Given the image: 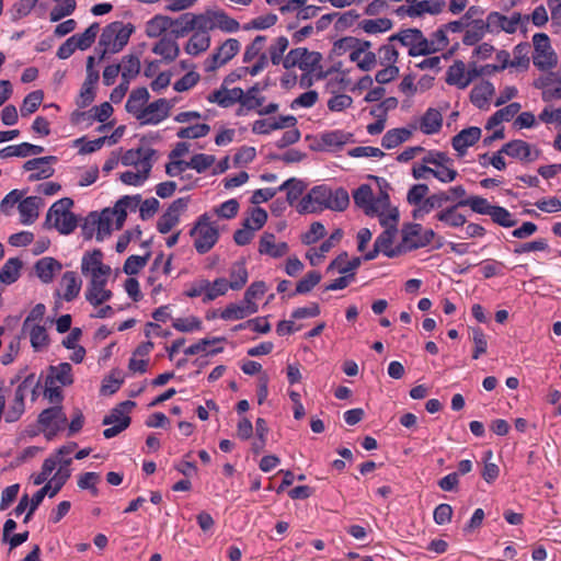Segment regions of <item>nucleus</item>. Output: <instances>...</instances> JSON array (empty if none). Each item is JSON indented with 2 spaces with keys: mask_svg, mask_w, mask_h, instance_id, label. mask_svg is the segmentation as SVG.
<instances>
[{
  "mask_svg": "<svg viewBox=\"0 0 561 561\" xmlns=\"http://www.w3.org/2000/svg\"><path fill=\"white\" fill-rule=\"evenodd\" d=\"M481 137V129L471 126L460 130L451 139L453 148L460 154H465L467 149L473 146Z\"/></svg>",
  "mask_w": 561,
  "mask_h": 561,
  "instance_id": "obj_18",
  "label": "nucleus"
},
{
  "mask_svg": "<svg viewBox=\"0 0 561 561\" xmlns=\"http://www.w3.org/2000/svg\"><path fill=\"white\" fill-rule=\"evenodd\" d=\"M327 78L325 83V92L335 94L344 91L350 80L346 78V75L342 71H328L323 72L322 68L318 66V80Z\"/></svg>",
  "mask_w": 561,
  "mask_h": 561,
  "instance_id": "obj_21",
  "label": "nucleus"
},
{
  "mask_svg": "<svg viewBox=\"0 0 561 561\" xmlns=\"http://www.w3.org/2000/svg\"><path fill=\"white\" fill-rule=\"evenodd\" d=\"M451 201V197L446 192H438L432 194L425 198V201L415 207L412 211L414 219H423L425 215L430 214L433 209H438L444 206L447 202Z\"/></svg>",
  "mask_w": 561,
  "mask_h": 561,
  "instance_id": "obj_19",
  "label": "nucleus"
},
{
  "mask_svg": "<svg viewBox=\"0 0 561 561\" xmlns=\"http://www.w3.org/2000/svg\"><path fill=\"white\" fill-rule=\"evenodd\" d=\"M115 27L116 26H113L112 22L108 25H106L102 31V34L99 39V47L102 48L99 55L100 60L104 59L107 53L113 54L114 44H116L114 36Z\"/></svg>",
  "mask_w": 561,
  "mask_h": 561,
  "instance_id": "obj_50",
  "label": "nucleus"
},
{
  "mask_svg": "<svg viewBox=\"0 0 561 561\" xmlns=\"http://www.w3.org/2000/svg\"><path fill=\"white\" fill-rule=\"evenodd\" d=\"M316 65V57L313 53H309L306 48L291 49L283 60L285 69H289L298 66L302 70H307L308 67Z\"/></svg>",
  "mask_w": 561,
  "mask_h": 561,
  "instance_id": "obj_20",
  "label": "nucleus"
},
{
  "mask_svg": "<svg viewBox=\"0 0 561 561\" xmlns=\"http://www.w3.org/2000/svg\"><path fill=\"white\" fill-rule=\"evenodd\" d=\"M362 28L369 34L382 33L392 28V21L387 18H379L375 20H364Z\"/></svg>",
  "mask_w": 561,
  "mask_h": 561,
  "instance_id": "obj_61",
  "label": "nucleus"
},
{
  "mask_svg": "<svg viewBox=\"0 0 561 561\" xmlns=\"http://www.w3.org/2000/svg\"><path fill=\"white\" fill-rule=\"evenodd\" d=\"M113 26H117L114 32L116 44H114L113 54H115L121 51L127 45L134 27L130 24L124 25L118 21L113 22Z\"/></svg>",
  "mask_w": 561,
  "mask_h": 561,
  "instance_id": "obj_51",
  "label": "nucleus"
},
{
  "mask_svg": "<svg viewBox=\"0 0 561 561\" xmlns=\"http://www.w3.org/2000/svg\"><path fill=\"white\" fill-rule=\"evenodd\" d=\"M373 196H374L373 190H371L370 185H368V184H362L359 187H357L353 192V199H354L355 205L357 207H359L360 209H363L364 213H369V210L371 211Z\"/></svg>",
  "mask_w": 561,
  "mask_h": 561,
  "instance_id": "obj_48",
  "label": "nucleus"
},
{
  "mask_svg": "<svg viewBox=\"0 0 561 561\" xmlns=\"http://www.w3.org/2000/svg\"><path fill=\"white\" fill-rule=\"evenodd\" d=\"M61 286L65 287L64 299L66 301L73 300L80 293L81 280L78 278L76 272L68 271L61 278Z\"/></svg>",
  "mask_w": 561,
  "mask_h": 561,
  "instance_id": "obj_44",
  "label": "nucleus"
},
{
  "mask_svg": "<svg viewBox=\"0 0 561 561\" xmlns=\"http://www.w3.org/2000/svg\"><path fill=\"white\" fill-rule=\"evenodd\" d=\"M444 4L445 3L439 0H423L420 2L411 3V5H400L398 9H396L394 13L400 18H416L422 16L425 13L438 14L442 12Z\"/></svg>",
  "mask_w": 561,
  "mask_h": 561,
  "instance_id": "obj_10",
  "label": "nucleus"
},
{
  "mask_svg": "<svg viewBox=\"0 0 561 561\" xmlns=\"http://www.w3.org/2000/svg\"><path fill=\"white\" fill-rule=\"evenodd\" d=\"M257 312V305L248 306L247 304H229L220 313L224 320H240Z\"/></svg>",
  "mask_w": 561,
  "mask_h": 561,
  "instance_id": "obj_39",
  "label": "nucleus"
},
{
  "mask_svg": "<svg viewBox=\"0 0 561 561\" xmlns=\"http://www.w3.org/2000/svg\"><path fill=\"white\" fill-rule=\"evenodd\" d=\"M150 95L147 88L141 87L131 91L126 102L125 108L138 121L142 119L144 105L148 102Z\"/></svg>",
  "mask_w": 561,
  "mask_h": 561,
  "instance_id": "obj_22",
  "label": "nucleus"
},
{
  "mask_svg": "<svg viewBox=\"0 0 561 561\" xmlns=\"http://www.w3.org/2000/svg\"><path fill=\"white\" fill-rule=\"evenodd\" d=\"M108 275H93L85 291V299L93 306H100L112 298V291L105 289Z\"/></svg>",
  "mask_w": 561,
  "mask_h": 561,
  "instance_id": "obj_12",
  "label": "nucleus"
},
{
  "mask_svg": "<svg viewBox=\"0 0 561 561\" xmlns=\"http://www.w3.org/2000/svg\"><path fill=\"white\" fill-rule=\"evenodd\" d=\"M492 221L501 227L511 228L517 224L514 215L502 206H495L490 214Z\"/></svg>",
  "mask_w": 561,
  "mask_h": 561,
  "instance_id": "obj_55",
  "label": "nucleus"
},
{
  "mask_svg": "<svg viewBox=\"0 0 561 561\" xmlns=\"http://www.w3.org/2000/svg\"><path fill=\"white\" fill-rule=\"evenodd\" d=\"M188 202V197H181L170 204L157 222V229L160 233L170 232L179 224L180 216L186 210Z\"/></svg>",
  "mask_w": 561,
  "mask_h": 561,
  "instance_id": "obj_9",
  "label": "nucleus"
},
{
  "mask_svg": "<svg viewBox=\"0 0 561 561\" xmlns=\"http://www.w3.org/2000/svg\"><path fill=\"white\" fill-rule=\"evenodd\" d=\"M240 50V43L236 38L226 39L217 50L204 62L206 72H213L231 60Z\"/></svg>",
  "mask_w": 561,
  "mask_h": 561,
  "instance_id": "obj_8",
  "label": "nucleus"
},
{
  "mask_svg": "<svg viewBox=\"0 0 561 561\" xmlns=\"http://www.w3.org/2000/svg\"><path fill=\"white\" fill-rule=\"evenodd\" d=\"M37 422L43 428L54 426L56 423L62 426L67 423V416L62 411V407L56 405L43 410L38 415Z\"/></svg>",
  "mask_w": 561,
  "mask_h": 561,
  "instance_id": "obj_35",
  "label": "nucleus"
},
{
  "mask_svg": "<svg viewBox=\"0 0 561 561\" xmlns=\"http://www.w3.org/2000/svg\"><path fill=\"white\" fill-rule=\"evenodd\" d=\"M210 126L207 124H196L180 128L176 136L181 139H197L208 135Z\"/></svg>",
  "mask_w": 561,
  "mask_h": 561,
  "instance_id": "obj_63",
  "label": "nucleus"
},
{
  "mask_svg": "<svg viewBox=\"0 0 561 561\" xmlns=\"http://www.w3.org/2000/svg\"><path fill=\"white\" fill-rule=\"evenodd\" d=\"M144 169H138V172L126 171L119 176L121 181L127 185H139L150 175L152 163H149V159L145 158Z\"/></svg>",
  "mask_w": 561,
  "mask_h": 561,
  "instance_id": "obj_46",
  "label": "nucleus"
},
{
  "mask_svg": "<svg viewBox=\"0 0 561 561\" xmlns=\"http://www.w3.org/2000/svg\"><path fill=\"white\" fill-rule=\"evenodd\" d=\"M360 263V257L350 259L347 252H343L331 262L329 270L336 271L340 274H351L359 267Z\"/></svg>",
  "mask_w": 561,
  "mask_h": 561,
  "instance_id": "obj_37",
  "label": "nucleus"
},
{
  "mask_svg": "<svg viewBox=\"0 0 561 561\" xmlns=\"http://www.w3.org/2000/svg\"><path fill=\"white\" fill-rule=\"evenodd\" d=\"M172 104L165 99H159L144 108L141 124H159L170 114Z\"/></svg>",
  "mask_w": 561,
  "mask_h": 561,
  "instance_id": "obj_16",
  "label": "nucleus"
},
{
  "mask_svg": "<svg viewBox=\"0 0 561 561\" xmlns=\"http://www.w3.org/2000/svg\"><path fill=\"white\" fill-rule=\"evenodd\" d=\"M73 201L64 197L55 202L47 211L45 227L55 228L61 234L71 233L78 226L77 216L70 211Z\"/></svg>",
  "mask_w": 561,
  "mask_h": 561,
  "instance_id": "obj_1",
  "label": "nucleus"
},
{
  "mask_svg": "<svg viewBox=\"0 0 561 561\" xmlns=\"http://www.w3.org/2000/svg\"><path fill=\"white\" fill-rule=\"evenodd\" d=\"M151 256V252L147 251L145 255H130L124 263L123 271L127 275H136L144 268L149 259Z\"/></svg>",
  "mask_w": 561,
  "mask_h": 561,
  "instance_id": "obj_54",
  "label": "nucleus"
},
{
  "mask_svg": "<svg viewBox=\"0 0 561 561\" xmlns=\"http://www.w3.org/2000/svg\"><path fill=\"white\" fill-rule=\"evenodd\" d=\"M103 253L100 249H95L90 253L84 254L81 263V271L83 274L93 275H110L111 267L102 263Z\"/></svg>",
  "mask_w": 561,
  "mask_h": 561,
  "instance_id": "obj_17",
  "label": "nucleus"
},
{
  "mask_svg": "<svg viewBox=\"0 0 561 561\" xmlns=\"http://www.w3.org/2000/svg\"><path fill=\"white\" fill-rule=\"evenodd\" d=\"M99 30V23L94 22L83 33L76 34L75 36H77L76 44L78 49L85 50L90 48L96 38Z\"/></svg>",
  "mask_w": 561,
  "mask_h": 561,
  "instance_id": "obj_58",
  "label": "nucleus"
},
{
  "mask_svg": "<svg viewBox=\"0 0 561 561\" xmlns=\"http://www.w3.org/2000/svg\"><path fill=\"white\" fill-rule=\"evenodd\" d=\"M461 206H458V202L449 207H446L444 209H440L436 215L435 219L443 222L444 225L450 227V228H459L462 227L467 219L466 216L458 213L457 209Z\"/></svg>",
  "mask_w": 561,
  "mask_h": 561,
  "instance_id": "obj_34",
  "label": "nucleus"
},
{
  "mask_svg": "<svg viewBox=\"0 0 561 561\" xmlns=\"http://www.w3.org/2000/svg\"><path fill=\"white\" fill-rule=\"evenodd\" d=\"M458 206L470 207L473 213L489 216L494 207L486 198L476 195L458 201Z\"/></svg>",
  "mask_w": 561,
  "mask_h": 561,
  "instance_id": "obj_45",
  "label": "nucleus"
},
{
  "mask_svg": "<svg viewBox=\"0 0 561 561\" xmlns=\"http://www.w3.org/2000/svg\"><path fill=\"white\" fill-rule=\"evenodd\" d=\"M433 229H424L420 224H404L401 229V248L403 253L425 248L435 238Z\"/></svg>",
  "mask_w": 561,
  "mask_h": 561,
  "instance_id": "obj_3",
  "label": "nucleus"
},
{
  "mask_svg": "<svg viewBox=\"0 0 561 561\" xmlns=\"http://www.w3.org/2000/svg\"><path fill=\"white\" fill-rule=\"evenodd\" d=\"M264 88H261L259 83H255L251 88L248 89L247 92H244V100L242 101V106L245 107L248 111L256 110L262 106L264 103L265 98L259 96V92L262 91Z\"/></svg>",
  "mask_w": 561,
  "mask_h": 561,
  "instance_id": "obj_57",
  "label": "nucleus"
},
{
  "mask_svg": "<svg viewBox=\"0 0 561 561\" xmlns=\"http://www.w3.org/2000/svg\"><path fill=\"white\" fill-rule=\"evenodd\" d=\"M92 226L96 227V240L102 241L105 236L111 233L112 217L110 209H104L101 215L91 213Z\"/></svg>",
  "mask_w": 561,
  "mask_h": 561,
  "instance_id": "obj_43",
  "label": "nucleus"
},
{
  "mask_svg": "<svg viewBox=\"0 0 561 561\" xmlns=\"http://www.w3.org/2000/svg\"><path fill=\"white\" fill-rule=\"evenodd\" d=\"M409 56H427L435 53V47H433V43L430 42V38H426L421 30L417 31L416 42L412 51H408Z\"/></svg>",
  "mask_w": 561,
  "mask_h": 561,
  "instance_id": "obj_62",
  "label": "nucleus"
},
{
  "mask_svg": "<svg viewBox=\"0 0 561 561\" xmlns=\"http://www.w3.org/2000/svg\"><path fill=\"white\" fill-rule=\"evenodd\" d=\"M44 99V92L42 90H36L31 93H28L22 103L21 106V115L23 117H26L31 115L32 113L36 112L39 105L42 104Z\"/></svg>",
  "mask_w": 561,
  "mask_h": 561,
  "instance_id": "obj_53",
  "label": "nucleus"
},
{
  "mask_svg": "<svg viewBox=\"0 0 561 561\" xmlns=\"http://www.w3.org/2000/svg\"><path fill=\"white\" fill-rule=\"evenodd\" d=\"M141 202V196L140 195H134V196H123L122 198H119L114 208L111 210L110 209V214H111V217L113 215H116V229H121L126 220V217H127V209H128V206L129 204H133V208L136 209L138 207V205L140 204Z\"/></svg>",
  "mask_w": 561,
  "mask_h": 561,
  "instance_id": "obj_29",
  "label": "nucleus"
},
{
  "mask_svg": "<svg viewBox=\"0 0 561 561\" xmlns=\"http://www.w3.org/2000/svg\"><path fill=\"white\" fill-rule=\"evenodd\" d=\"M194 20H191L190 13H184L176 19H173L170 35L174 38L184 37L190 32L194 31Z\"/></svg>",
  "mask_w": 561,
  "mask_h": 561,
  "instance_id": "obj_49",
  "label": "nucleus"
},
{
  "mask_svg": "<svg viewBox=\"0 0 561 561\" xmlns=\"http://www.w3.org/2000/svg\"><path fill=\"white\" fill-rule=\"evenodd\" d=\"M213 25L214 30L219 28L225 33H234L240 28L239 22L224 10H213Z\"/></svg>",
  "mask_w": 561,
  "mask_h": 561,
  "instance_id": "obj_41",
  "label": "nucleus"
},
{
  "mask_svg": "<svg viewBox=\"0 0 561 561\" xmlns=\"http://www.w3.org/2000/svg\"><path fill=\"white\" fill-rule=\"evenodd\" d=\"M522 20V15L519 13H513L511 16L503 15L499 12H491L485 24L483 21H477L476 25H479V30L483 31L486 28L489 32H499L504 31L508 34L515 33ZM482 32L477 34V39L481 36Z\"/></svg>",
  "mask_w": 561,
  "mask_h": 561,
  "instance_id": "obj_6",
  "label": "nucleus"
},
{
  "mask_svg": "<svg viewBox=\"0 0 561 561\" xmlns=\"http://www.w3.org/2000/svg\"><path fill=\"white\" fill-rule=\"evenodd\" d=\"M58 381L61 386H70L73 382L72 367L69 363H61L57 366H49V374L46 377V385H54Z\"/></svg>",
  "mask_w": 561,
  "mask_h": 561,
  "instance_id": "obj_32",
  "label": "nucleus"
},
{
  "mask_svg": "<svg viewBox=\"0 0 561 561\" xmlns=\"http://www.w3.org/2000/svg\"><path fill=\"white\" fill-rule=\"evenodd\" d=\"M289 248L286 242L275 243L274 233L264 232L260 239L259 252L272 257H282L287 254Z\"/></svg>",
  "mask_w": 561,
  "mask_h": 561,
  "instance_id": "obj_23",
  "label": "nucleus"
},
{
  "mask_svg": "<svg viewBox=\"0 0 561 561\" xmlns=\"http://www.w3.org/2000/svg\"><path fill=\"white\" fill-rule=\"evenodd\" d=\"M152 53L162 56L165 62H171L180 55V47L174 37L165 35L153 45Z\"/></svg>",
  "mask_w": 561,
  "mask_h": 561,
  "instance_id": "obj_26",
  "label": "nucleus"
},
{
  "mask_svg": "<svg viewBox=\"0 0 561 561\" xmlns=\"http://www.w3.org/2000/svg\"><path fill=\"white\" fill-rule=\"evenodd\" d=\"M173 19L168 15L157 14L146 23V35L150 38L160 37L172 27Z\"/></svg>",
  "mask_w": 561,
  "mask_h": 561,
  "instance_id": "obj_36",
  "label": "nucleus"
},
{
  "mask_svg": "<svg viewBox=\"0 0 561 561\" xmlns=\"http://www.w3.org/2000/svg\"><path fill=\"white\" fill-rule=\"evenodd\" d=\"M350 196L345 188H332L327 184L318 185V205L324 208L342 211L347 208Z\"/></svg>",
  "mask_w": 561,
  "mask_h": 561,
  "instance_id": "obj_7",
  "label": "nucleus"
},
{
  "mask_svg": "<svg viewBox=\"0 0 561 561\" xmlns=\"http://www.w3.org/2000/svg\"><path fill=\"white\" fill-rule=\"evenodd\" d=\"M472 340L474 344L472 358L478 359L481 355L486 353L488 340L483 330L479 327L471 328Z\"/></svg>",
  "mask_w": 561,
  "mask_h": 561,
  "instance_id": "obj_64",
  "label": "nucleus"
},
{
  "mask_svg": "<svg viewBox=\"0 0 561 561\" xmlns=\"http://www.w3.org/2000/svg\"><path fill=\"white\" fill-rule=\"evenodd\" d=\"M353 135L344 130L335 129L324 131L321 135V140L318 142V150L335 152L341 150L344 145L352 140Z\"/></svg>",
  "mask_w": 561,
  "mask_h": 561,
  "instance_id": "obj_15",
  "label": "nucleus"
},
{
  "mask_svg": "<svg viewBox=\"0 0 561 561\" xmlns=\"http://www.w3.org/2000/svg\"><path fill=\"white\" fill-rule=\"evenodd\" d=\"M22 261L19 257L9 259L0 270V283L11 285L20 277Z\"/></svg>",
  "mask_w": 561,
  "mask_h": 561,
  "instance_id": "obj_40",
  "label": "nucleus"
},
{
  "mask_svg": "<svg viewBox=\"0 0 561 561\" xmlns=\"http://www.w3.org/2000/svg\"><path fill=\"white\" fill-rule=\"evenodd\" d=\"M534 54L533 62L541 71L554 68L558 57L551 47L550 38L546 33H536L533 36Z\"/></svg>",
  "mask_w": 561,
  "mask_h": 561,
  "instance_id": "obj_5",
  "label": "nucleus"
},
{
  "mask_svg": "<svg viewBox=\"0 0 561 561\" xmlns=\"http://www.w3.org/2000/svg\"><path fill=\"white\" fill-rule=\"evenodd\" d=\"M398 231L392 230H383L375 240V245L378 248L382 254L387 257H397L403 254V249L401 248V242L396 247H392L393 240L397 236Z\"/></svg>",
  "mask_w": 561,
  "mask_h": 561,
  "instance_id": "obj_24",
  "label": "nucleus"
},
{
  "mask_svg": "<svg viewBox=\"0 0 561 561\" xmlns=\"http://www.w3.org/2000/svg\"><path fill=\"white\" fill-rule=\"evenodd\" d=\"M34 268L38 278L43 283L48 284L53 282L55 273L59 272L62 268V266L54 257L46 256L38 260L35 263Z\"/></svg>",
  "mask_w": 561,
  "mask_h": 561,
  "instance_id": "obj_30",
  "label": "nucleus"
},
{
  "mask_svg": "<svg viewBox=\"0 0 561 561\" xmlns=\"http://www.w3.org/2000/svg\"><path fill=\"white\" fill-rule=\"evenodd\" d=\"M443 125L442 113L433 107L426 110L420 119V129L425 135L437 134Z\"/></svg>",
  "mask_w": 561,
  "mask_h": 561,
  "instance_id": "obj_33",
  "label": "nucleus"
},
{
  "mask_svg": "<svg viewBox=\"0 0 561 561\" xmlns=\"http://www.w3.org/2000/svg\"><path fill=\"white\" fill-rule=\"evenodd\" d=\"M57 462H61L65 467H68L71 463V459H57L54 457L45 459L42 466V471L34 479V484L39 485L44 483L49 477V474L53 472V470L56 468Z\"/></svg>",
  "mask_w": 561,
  "mask_h": 561,
  "instance_id": "obj_56",
  "label": "nucleus"
},
{
  "mask_svg": "<svg viewBox=\"0 0 561 561\" xmlns=\"http://www.w3.org/2000/svg\"><path fill=\"white\" fill-rule=\"evenodd\" d=\"M157 151L152 148H137L127 150L121 161L124 165H135L138 169H144L145 158H148L149 163L153 164V157Z\"/></svg>",
  "mask_w": 561,
  "mask_h": 561,
  "instance_id": "obj_25",
  "label": "nucleus"
},
{
  "mask_svg": "<svg viewBox=\"0 0 561 561\" xmlns=\"http://www.w3.org/2000/svg\"><path fill=\"white\" fill-rule=\"evenodd\" d=\"M131 419L125 412L119 410L117 407L113 408L107 415L104 416L102 424L113 426L107 427L103 431V435L105 438L110 439L123 431H125L130 425Z\"/></svg>",
  "mask_w": 561,
  "mask_h": 561,
  "instance_id": "obj_14",
  "label": "nucleus"
},
{
  "mask_svg": "<svg viewBox=\"0 0 561 561\" xmlns=\"http://www.w3.org/2000/svg\"><path fill=\"white\" fill-rule=\"evenodd\" d=\"M122 66V79L131 80L139 75L140 60L135 55H127L123 58Z\"/></svg>",
  "mask_w": 561,
  "mask_h": 561,
  "instance_id": "obj_59",
  "label": "nucleus"
},
{
  "mask_svg": "<svg viewBox=\"0 0 561 561\" xmlns=\"http://www.w3.org/2000/svg\"><path fill=\"white\" fill-rule=\"evenodd\" d=\"M446 82L456 85L458 89H466L471 83V78H467L466 65L461 60H456L447 70Z\"/></svg>",
  "mask_w": 561,
  "mask_h": 561,
  "instance_id": "obj_31",
  "label": "nucleus"
},
{
  "mask_svg": "<svg viewBox=\"0 0 561 561\" xmlns=\"http://www.w3.org/2000/svg\"><path fill=\"white\" fill-rule=\"evenodd\" d=\"M501 152L526 163L533 162L539 157V151H534L531 146L522 139H514L504 144Z\"/></svg>",
  "mask_w": 561,
  "mask_h": 561,
  "instance_id": "obj_11",
  "label": "nucleus"
},
{
  "mask_svg": "<svg viewBox=\"0 0 561 561\" xmlns=\"http://www.w3.org/2000/svg\"><path fill=\"white\" fill-rule=\"evenodd\" d=\"M43 204V199L38 196H28L20 202L19 211L21 222L24 225L33 224L38 218V208Z\"/></svg>",
  "mask_w": 561,
  "mask_h": 561,
  "instance_id": "obj_28",
  "label": "nucleus"
},
{
  "mask_svg": "<svg viewBox=\"0 0 561 561\" xmlns=\"http://www.w3.org/2000/svg\"><path fill=\"white\" fill-rule=\"evenodd\" d=\"M422 161L425 164L435 165L433 176L442 183H450L458 176V172L454 168V160L446 152L430 150Z\"/></svg>",
  "mask_w": 561,
  "mask_h": 561,
  "instance_id": "obj_4",
  "label": "nucleus"
},
{
  "mask_svg": "<svg viewBox=\"0 0 561 561\" xmlns=\"http://www.w3.org/2000/svg\"><path fill=\"white\" fill-rule=\"evenodd\" d=\"M412 137V130L405 127L389 129L381 139L385 149H393L408 141Z\"/></svg>",
  "mask_w": 561,
  "mask_h": 561,
  "instance_id": "obj_38",
  "label": "nucleus"
},
{
  "mask_svg": "<svg viewBox=\"0 0 561 561\" xmlns=\"http://www.w3.org/2000/svg\"><path fill=\"white\" fill-rule=\"evenodd\" d=\"M377 61L380 65H396L399 58V53L393 45V42H389L378 48L376 54Z\"/></svg>",
  "mask_w": 561,
  "mask_h": 561,
  "instance_id": "obj_60",
  "label": "nucleus"
},
{
  "mask_svg": "<svg viewBox=\"0 0 561 561\" xmlns=\"http://www.w3.org/2000/svg\"><path fill=\"white\" fill-rule=\"evenodd\" d=\"M248 282V271L244 261L233 263L230 271L229 287L233 290L241 289Z\"/></svg>",
  "mask_w": 561,
  "mask_h": 561,
  "instance_id": "obj_47",
  "label": "nucleus"
},
{
  "mask_svg": "<svg viewBox=\"0 0 561 561\" xmlns=\"http://www.w3.org/2000/svg\"><path fill=\"white\" fill-rule=\"evenodd\" d=\"M210 46V36L208 33L195 32L185 45V51L196 56L206 51Z\"/></svg>",
  "mask_w": 561,
  "mask_h": 561,
  "instance_id": "obj_42",
  "label": "nucleus"
},
{
  "mask_svg": "<svg viewBox=\"0 0 561 561\" xmlns=\"http://www.w3.org/2000/svg\"><path fill=\"white\" fill-rule=\"evenodd\" d=\"M305 185L301 181L291 178L285 181L278 188V192L286 191L287 192V202L289 205H293L304 193Z\"/></svg>",
  "mask_w": 561,
  "mask_h": 561,
  "instance_id": "obj_52",
  "label": "nucleus"
},
{
  "mask_svg": "<svg viewBox=\"0 0 561 561\" xmlns=\"http://www.w3.org/2000/svg\"><path fill=\"white\" fill-rule=\"evenodd\" d=\"M190 236L194 237V248L199 254L209 252L219 239L218 229L210 224L208 214L201 215L192 229Z\"/></svg>",
  "mask_w": 561,
  "mask_h": 561,
  "instance_id": "obj_2",
  "label": "nucleus"
},
{
  "mask_svg": "<svg viewBox=\"0 0 561 561\" xmlns=\"http://www.w3.org/2000/svg\"><path fill=\"white\" fill-rule=\"evenodd\" d=\"M494 92V85L490 81H482L472 88L470 92V101L480 110L488 108L489 101Z\"/></svg>",
  "mask_w": 561,
  "mask_h": 561,
  "instance_id": "obj_27",
  "label": "nucleus"
},
{
  "mask_svg": "<svg viewBox=\"0 0 561 561\" xmlns=\"http://www.w3.org/2000/svg\"><path fill=\"white\" fill-rule=\"evenodd\" d=\"M57 162V157L55 156H46L41 158H34L27 160L23 164V169L25 171H37L35 173L30 174L28 181L35 182L44 179H48L53 176L55 170L49 165L51 163Z\"/></svg>",
  "mask_w": 561,
  "mask_h": 561,
  "instance_id": "obj_13",
  "label": "nucleus"
}]
</instances>
